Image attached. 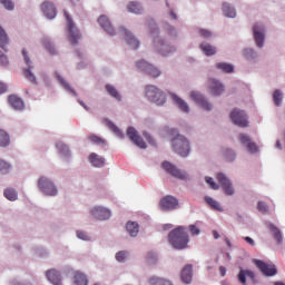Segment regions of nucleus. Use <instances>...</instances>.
Wrapping results in <instances>:
<instances>
[{
  "label": "nucleus",
  "instance_id": "f257e3e1",
  "mask_svg": "<svg viewBox=\"0 0 285 285\" xmlns=\"http://www.w3.org/2000/svg\"><path fill=\"white\" fill-rule=\"evenodd\" d=\"M168 239L173 248H176V250H184V248H188V243L190 242L188 233L184 227L173 229L168 235Z\"/></svg>",
  "mask_w": 285,
  "mask_h": 285
},
{
  "label": "nucleus",
  "instance_id": "f03ea898",
  "mask_svg": "<svg viewBox=\"0 0 285 285\" xmlns=\"http://www.w3.org/2000/svg\"><path fill=\"white\" fill-rule=\"evenodd\" d=\"M171 146L177 153V155H180V157H188L190 154V142H188V139L181 135H177L173 140H171Z\"/></svg>",
  "mask_w": 285,
  "mask_h": 285
},
{
  "label": "nucleus",
  "instance_id": "7ed1b4c3",
  "mask_svg": "<svg viewBox=\"0 0 285 285\" xmlns=\"http://www.w3.org/2000/svg\"><path fill=\"white\" fill-rule=\"evenodd\" d=\"M145 95L149 101L157 104V106H164L166 104V95L156 86H147Z\"/></svg>",
  "mask_w": 285,
  "mask_h": 285
},
{
  "label": "nucleus",
  "instance_id": "20e7f679",
  "mask_svg": "<svg viewBox=\"0 0 285 285\" xmlns=\"http://www.w3.org/2000/svg\"><path fill=\"white\" fill-rule=\"evenodd\" d=\"M65 17L68 26V40L70 41L71 46H77V43H79V39H81V32L72 21V18H70L68 11H65Z\"/></svg>",
  "mask_w": 285,
  "mask_h": 285
},
{
  "label": "nucleus",
  "instance_id": "39448f33",
  "mask_svg": "<svg viewBox=\"0 0 285 285\" xmlns=\"http://www.w3.org/2000/svg\"><path fill=\"white\" fill-rule=\"evenodd\" d=\"M38 187L40 190H42V193H45V195H49L50 197H55L59 193L57 186H55V183L46 177L39 178Z\"/></svg>",
  "mask_w": 285,
  "mask_h": 285
},
{
  "label": "nucleus",
  "instance_id": "423d86ee",
  "mask_svg": "<svg viewBox=\"0 0 285 285\" xmlns=\"http://www.w3.org/2000/svg\"><path fill=\"white\" fill-rule=\"evenodd\" d=\"M233 124L239 128H248V117L244 110L234 109L229 115Z\"/></svg>",
  "mask_w": 285,
  "mask_h": 285
},
{
  "label": "nucleus",
  "instance_id": "0eeeda50",
  "mask_svg": "<svg viewBox=\"0 0 285 285\" xmlns=\"http://www.w3.org/2000/svg\"><path fill=\"white\" fill-rule=\"evenodd\" d=\"M163 168L168 173V175H171V177H175L176 179H181L183 181L188 179V174L186 171L180 170L177 168V166L170 164L169 161L163 163Z\"/></svg>",
  "mask_w": 285,
  "mask_h": 285
},
{
  "label": "nucleus",
  "instance_id": "6e6552de",
  "mask_svg": "<svg viewBox=\"0 0 285 285\" xmlns=\"http://www.w3.org/2000/svg\"><path fill=\"white\" fill-rule=\"evenodd\" d=\"M255 265L261 271L265 277H275L277 275V267L275 265H271L264 261L256 259Z\"/></svg>",
  "mask_w": 285,
  "mask_h": 285
},
{
  "label": "nucleus",
  "instance_id": "1a4fd4ad",
  "mask_svg": "<svg viewBox=\"0 0 285 285\" xmlns=\"http://www.w3.org/2000/svg\"><path fill=\"white\" fill-rule=\"evenodd\" d=\"M136 66L139 70H142V72H146L150 77L156 78L159 77V75H161V71H159V69H157L155 66L148 63L145 60L138 61Z\"/></svg>",
  "mask_w": 285,
  "mask_h": 285
},
{
  "label": "nucleus",
  "instance_id": "9d476101",
  "mask_svg": "<svg viewBox=\"0 0 285 285\" xmlns=\"http://www.w3.org/2000/svg\"><path fill=\"white\" fill-rule=\"evenodd\" d=\"M127 137L130 139V141H132V144L138 146V148L146 149V141H144V138H141L139 134H137V129H135L134 127H129L127 129Z\"/></svg>",
  "mask_w": 285,
  "mask_h": 285
},
{
  "label": "nucleus",
  "instance_id": "9b49d317",
  "mask_svg": "<svg viewBox=\"0 0 285 285\" xmlns=\"http://www.w3.org/2000/svg\"><path fill=\"white\" fill-rule=\"evenodd\" d=\"M216 179L220 184L225 195H235V189L233 188V185L226 175L217 174Z\"/></svg>",
  "mask_w": 285,
  "mask_h": 285
},
{
  "label": "nucleus",
  "instance_id": "f8f14e48",
  "mask_svg": "<svg viewBox=\"0 0 285 285\" xmlns=\"http://www.w3.org/2000/svg\"><path fill=\"white\" fill-rule=\"evenodd\" d=\"M22 55H23L24 61L28 66V69H23V75H24L26 79H28V81H30V83L37 85V77H35V73H32V71H31V69L33 67L30 66V63H32V61L30 60V57H28V51H26V49H23Z\"/></svg>",
  "mask_w": 285,
  "mask_h": 285
},
{
  "label": "nucleus",
  "instance_id": "ddd939ff",
  "mask_svg": "<svg viewBox=\"0 0 285 285\" xmlns=\"http://www.w3.org/2000/svg\"><path fill=\"white\" fill-rule=\"evenodd\" d=\"M239 141L240 144H243V146H246L248 153H250L252 155H255V153H259V147H257V144L250 140V137L248 135L240 134Z\"/></svg>",
  "mask_w": 285,
  "mask_h": 285
},
{
  "label": "nucleus",
  "instance_id": "4468645a",
  "mask_svg": "<svg viewBox=\"0 0 285 285\" xmlns=\"http://www.w3.org/2000/svg\"><path fill=\"white\" fill-rule=\"evenodd\" d=\"M155 48L163 55L164 57L170 55V52H175V49L170 47V45H166L161 38L154 39Z\"/></svg>",
  "mask_w": 285,
  "mask_h": 285
},
{
  "label": "nucleus",
  "instance_id": "2eb2a0df",
  "mask_svg": "<svg viewBox=\"0 0 285 285\" xmlns=\"http://www.w3.org/2000/svg\"><path fill=\"white\" fill-rule=\"evenodd\" d=\"M119 32L125 36V41H127L128 46L132 48V50H137L139 48V40L132 35V32L128 31V29L121 27Z\"/></svg>",
  "mask_w": 285,
  "mask_h": 285
},
{
  "label": "nucleus",
  "instance_id": "dca6fc26",
  "mask_svg": "<svg viewBox=\"0 0 285 285\" xmlns=\"http://www.w3.org/2000/svg\"><path fill=\"white\" fill-rule=\"evenodd\" d=\"M160 206H161L163 210H175V208H177V206H179V202L177 200V198H175L173 196H165L160 200Z\"/></svg>",
  "mask_w": 285,
  "mask_h": 285
},
{
  "label": "nucleus",
  "instance_id": "f3484780",
  "mask_svg": "<svg viewBox=\"0 0 285 285\" xmlns=\"http://www.w3.org/2000/svg\"><path fill=\"white\" fill-rule=\"evenodd\" d=\"M190 97L196 101V104H199L204 110H213V105L204 98L199 92L191 91Z\"/></svg>",
  "mask_w": 285,
  "mask_h": 285
},
{
  "label": "nucleus",
  "instance_id": "a211bd4d",
  "mask_svg": "<svg viewBox=\"0 0 285 285\" xmlns=\"http://www.w3.org/2000/svg\"><path fill=\"white\" fill-rule=\"evenodd\" d=\"M91 215L95 219H99L100 222H104V219H110V210L104 207H95L91 209Z\"/></svg>",
  "mask_w": 285,
  "mask_h": 285
},
{
  "label": "nucleus",
  "instance_id": "6ab92c4d",
  "mask_svg": "<svg viewBox=\"0 0 285 285\" xmlns=\"http://www.w3.org/2000/svg\"><path fill=\"white\" fill-rule=\"evenodd\" d=\"M254 39L258 48L264 46V28L261 24H254L253 27Z\"/></svg>",
  "mask_w": 285,
  "mask_h": 285
},
{
  "label": "nucleus",
  "instance_id": "aec40b11",
  "mask_svg": "<svg viewBox=\"0 0 285 285\" xmlns=\"http://www.w3.org/2000/svg\"><path fill=\"white\" fill-rule=\"evenodd\" d=\"M98 23L101 28H104L107 35L115 37V29L112 28V24L110 23V20L108 19V17L100 16L98 19Z\"/></svg>",
  "mask_w": 285,
  "mask_h": 285
},
{
  "label": "nucleus",
  "instance_id": "412c9836",
  "mask_svg": "<svg viewBox=\"0 0 285 285\" xmlns=\"http://www.w3.org/2000/svg\"><path fill=\"white\" fill-rule=\"evenodd\" d=\"M41 10L47 19H55V17H57V9L52 2H43L41 4Z\"/></svg>",
  "mask_w": 285,
  "mask_h": 285
},
{
  "label": "nucleus",
  "instance_id": "4be33fe9",
  "mask_svg": "<svg viewBox=\"0 0 285 285\" xmlns=\"http://www.w3.org/2000/svg\"><path fill=\"white\" fill-rule=\"evenodd\" d=\"M208 88L215 97H219L224 92V85L215 79H209Z\"/></svg>",
  "mask_w": 285,
  "mask_h": 285
},
{
  "label": "nucleus",
  "instance_id": "5701e85b",
  "mask_svg": "<svg viewBox=\"0 0 285 285\" xmlns=\"http://www.w3.org/2000/svg\"><path fill=\"white\" fill-rule=\"evenodd\" d=\"M46 277L50 284L61 285V275L57 269H49L46 273Z\"/></svg>",
  "mask_w": 285,
  "mask_h": 285
},
{
  "label": "nucleus",
  "instance_id": "b1692460",
  "mask_svg": "<svg viewBox=\"0 0 285 285\" xmlns=\"http://www.w3.org/2000/svg\"><path fill=\"white\" fill-rule=\"evenodd\" d=\"M8 101L13 110H23V108H26L23 100L18 96H14V95L9 96Z\"/></svg>",
  "mask_w": 285,
  "mask_h": 285
},
{
  "label": "nucleus",
  "instance_id": "393cba45",
  "mask_svg": "<svg viewBox=\"0 0 285 285\" xmlns=\"http://www.w3.org/2000/svg\"><path fill=\"white\" fill-rule=\"evenodd\" d=\"M237 277L238 282L246 285V277H248L252 282H255V272L250 269H240Z\"/></svg>",
  "mask_w": 285,
  "mask_h": 285
},
{
  "label": "nucleus",
  "instance_id": "a878e982",
  "mask_svg": "<svg viewBox=\"0 0 285 285\" xmlns=\"http://www.w3.org/2000/svg\"><path fill=\"white\" fill-rule=\"evenodd\" d=\"M180 278L184 284H190L193 282V265H187L183 268Z\"/></svg>",
  "mask_w": 285,
  "mask_h": 285
},
{
  "label": "nucleus",
  "instance_id": "bb28decb",
  "mask_svg": "<svg viewBox=\"0 0 285 285\" xmlns=\"http://www.w3.org/2000/svg\"><path fill=\"white\" fill-rule=\"evenodd\" d=\"M89 161L92 166H95V168H104V166H106V159L95 153L89 156Z\"/></svg>",
  "mask_w": 285,
  "mask_h": 285
},
{
  "label": "nucleus",
  "instance_id": "cd10ccee",
  "mask_svg": "<svg viewBox=\"0 0 285 285\" xmlns=\"http://www.w3.org/2000/svg\"><path fill=\"white\" fill-rule=\"evenodd\" d=\"M171 99L178 106L179 110H181L183 112H190L188 102H185L184 99L179 98V96L171 94Z\"/></svg>",
  "mask_w": 285,
  "mask_h": 285
},
{
  "label": "nucleus",
  "instance_id": "c85d7f7f",
  "mask_svg": "<svg viewBox=\"0 0 285 285\" xmlns=\"http://www.w3.org/2000/svg\"><path fill=\"white\" fill-rule=\"evenodd\" d=\"M268 228L271 233H273L274 239L277 242V244H282L283 238H282V232L279 228H277L273 223L268 224Z\"/></svg>",
  "mask_w": 285,
  "mask_h": 285
},
{
  "label": "nucleus",
  "instance_id": "c756f323",
  "mask_svg": "<svg viewBox=\"0 0 285 285\" xmlns=\"http://www.w3.org/2000/svg\"><path fill=\"white\" fill-rule=\"evenodd\" d=\"M223 14L225 17H229V19H235L237 17V11H235V8L230 7L228 3L223 4Z\"/></svg>",
  "mask_w": 285,
  "mask_h": 285
},
{
  "label": "nucleus",
  "instance_id": "7c9ffc66",
  "mask_svg": "<svg viewBox=\"0 0 285 285\" xmlns=\"http://www.w3.org/2000/svg\"><path fill=\"white\" fill-rule=\"evenodd\" d=\"M200 50L207 56V57H213L217 52V49L213 47L209 43L203 42L200 43Z\"/></svg>",
  "mask_w": 285,
  "mask_h": 285
},
{
  "label": "nucleus",
  "instance_id": "2f4dec72",
  "mask_svg": "<svg viewBox=\"0 0 285 285\" xmlns=\"http://www.w3.org/2000/svg\"><path fill=\"white\" fill-rule=\"evenodd\" d=\"M126 228L131 237H137V235H139V225L137 223H127Z\"/></svg>",
  "mask_w": 285,
  "mask_h": 285
},
{
  "label": "nucleus",
  "instance_id": "473e14b6",
  "mask_svg": "<svg viewBox=\"0 0 285 285\" xmlns=\"http://www.w3.org/2000/svg\"><path fill=\"white\" fill-rule=\"evenodd\" d=\"M73 282L76 285H88V278L81 272L75 273Z\"/></svg>",
  "mask_w": 285,
  "mask_h": 285
},
{
  "label": "nucleus",
  "instance_id": "72a5a7b5",
  "mask_svg": "<svg viewBox=\"0 0 285 285\" xmlns=\"http://www.w3.org/2000/svg\"><path fill=\"white\" fill-rule=\"evenodd\" d=\"M10 144V135L6 130L0 129V148H8Z\"/></svg>",
  "mask_w": 285,
  "mask_h": 285
},
{
  "label": "nucleus",
  "instance_id": "f704fd0d",
  "mask_svg": "<svg viewBox=\"0 0 285 285\" xmlns=\"http://www.w3.org/2000/svg\"><path fill=\"white\" fill-rule=\"evenodd\" d=\"M217 70H222V72L230 73L235 70V67L228 62H218L216 63Z\"/></svg>",
  "mask_w": 285,
  "mask_h": 285
},
{
  "label": "nucleus",
  "instance_id": "c9c22d12",
  "mask_svg": "<svg viewBox=\"0 0 285 285\" xmlns=\"http://www.w3.org/2000/svg\"><path fill=\"white\" fill-rule=\"evenodd\" d=\"M205 202L206 204H208V206H210V208H213L214 210H218L219 213H222V210H224L222 208V205H219V203H217V200L213 199L209 196L205 197Z\"/></svg>",
  "mask_w": 285,
  "mask_h": 285
},
{
  "label": "nucleus",
  "instance_id": "e433bc0d",
  "mask_svg": "<svg viewBox=\"0 0 285 285\" xmlns=\"http://www.w3.org/2000/svg\"><path fill=\"white\" fill-rule=\"evenodd\" d=\"M10 43V39L8 38V33L3 27L0 26V48H6Z\"/></svg>",
  "mask_w": 285,
  "mask_h": 285
},
{
  "label": "nucleus",
  "instance_id": "4c0bfd02",
  "mask_svg": "<svg viewBox=\"0 0 285 285\" xmlns=\"http://www.w3.org/2000/svg\"><path fill=\"white\" fill-rule=\"evenodd\" d=\"M106 90L110 97H114V99H117V101H121V95H119V91H117V88H115L111 85H106Z\"/></svg>",
  "mask_w": 285,
  "mask_h": 285
},
{
  "label": "nucleus",
  "instance_id": "58836bf2",
  "mask_svg": "<svg viewBox=\"0 0 285 285\" xmlns=\"http://www.w3.org/2000/svg\"><path fill=\"white\" fill-rule=\"evenodd\" d=\"M106 124H107L109 130L115 132V135H117V137H119L120 139H124V132H121V130L119 129V127H117V125H115L110 120H107Z\"/></svg>",
  "mask_w": 285,
  "mask_h": 285
},
{
  "label": "nucleus",
  "instance_id": "ea45409f",
  "mask_svg": "<svg viewBox=\"0 0 285 285\" xmlns=\"http://www.w3.org/2000/svg\"><path fill=\"white\" fill-rule=\"evenodd\" d=\"M127 10L134 14H141V4H139V2L132 1L128 4Z\"/></svg>",
  "mask_w": 285,
  "mask_h": 285
},
{
  "label": "nucleus",
  "instance_id": "a19ab883",
  "mask_svg": "<svg viewBox=\"0 0 285 285\" xmlns=\"http://www.w3.org/2000/svg\"><path fill=\"white\" fill-rule=\"evenodd\" d=\"M4 197L6 199H9V202H17L19 195L17 194V190H14L13 188H8L4 190Z\"/></svg>",
  "mask_w": 285,
  "mask_h": 285
},
{
  "label": "nucleus",
  "instance_id": "79ce46f5",
  "mask_svg": "<svg viewBox=\"0 0 285 285\" xmlns=\"http://www.w3.org/2000/svg\"><path fill=\"white\" fill-rule=\"evenodd\" d=\"M284 99V94L279 89H276L273 94V101L275 106H282V100Z\"/></svg>",
  "mask_w": 285,
  "mask_h": 285
},
{
  "label": "nucleus",
  "instance_id": "37998d69",
  "mask_svg": "<svg viewBox=\"0 0 285 285\" xmlns=\"http://www.w3.org/2000/svg\"><path fill=\"white\" fill-rule=\"evenodd\" d=\"M151 285H173V283L166 278L153 277L150 278Z\"/></svg>",
  "mask_w": 285,
  "mask_h": 285
},
{
  "label": "nucleus",
  "instance_id": "c03bdc74",
  "mask_svg": "<svg viewBox=\"0 0 285 285\" xmlns=\"http://www.w3.org/2000/svg\"><path fill=\"white\" fill-rule=\"evenodd\" d=\"M58 80L61 83V86L63 87L65 90H68L69 92H71V95H73L75 97H77V91H75L72 89V87H70V85L63 80V78H61V76H58Z\"/></svg>",
  "mask_w": 285,
  "mask_h": 285
},
{
  "label": "nucleus",
  "instance_id": "a18cd8bd",
  "mask_svg": "<svg viewBox=\"0 0 285 285\" xmlns=\"http://www.w3.org/2000/svg\"><path fill=\"white\" fill-rule=\"evenodd\" d=\"M43 46L50 55H57V50L55 49V46L52 45V42L50 40L45 39L43 40Z\"/></svg>",
  "mask_w": 285,
  "mask_h": 285
},
{
  "label": "nucleus",
  "instance_id": "49530a36",
  "mask_svg": "<svg viewBox=\"0 0 285 285\" xmlns=\"http://www.w3.org/2000/svg\"><path fill=\"white\" fill-rule=\"evenodd\" d=\"M10 164H8L6 160L0 159V173H2V175L10 173Z\"/></svg>",
  "mask_w": 285,
  "mask_h": 285
},
{
  "label": "nucleus",
  "instance_id": "de8ad7c7",
  "mask_svg": "<svg viewBox=\"0 0 285 285\" xmlns=\"http://www.w3.org/2000/svg\"><path fill=\"white\" fill-rule=\"evenodd\" d=\"M206 184H208L209 188H212V190H219V185H217V183H215V180H213L212 177H206L205 178Z\"/></svg>",
  "mask_w": 285,
  "mask_h": 285
},
{
  "label": "nucleus",
  "instance_id": "09e8293b",
  "mask_svg": "<svg viewBox=\"0 0 285 285\" xmlns=\"http://www.w3.org/2000/svg\"><path fill=\"white\" fill-rule=\"evenodd\" d=\"M89 141H91L92 144H97L98 146H101V144H106V140L101 139L97 135L89 136Z\"/></svg>",
  "mask_w": 285,
  "mask_h": 285
},
{
  "label": "nucleus",
  "instance_id": "8fccbe9b",
  "mask_svg": "<svg viewBox=\"0 0 285 285\" xmlns=\"http://www.w3.org/2000/svg\"><path fill=\"white\" fill-rule=\"evenodd\" d=\"M257 209H258L259 213H262L263 215H266V213H268V205H266V203H264V202H258V204H257Z\"/></svg>",
  "mask_w": 285,
  "mask_h": 285
},
{
  "label": "nucleus",
  "instance_id": "3c124183",
  "mask_svg": "<svg viewBox=\"0 0 285 285\" xmlns=\"http://www.w3.org/2000/svg\"><path fill=\"white\" fill-rule=\"evenodd\" d=\"M0 3H2L6 10H14V2L12 0H0Z\"/></svg>",
  "mask_w": 285,
  "mask_h": 285
},
{
  "label": "nucleus",
  "instance_id": "603ef678",
  "mask_svg": "<svg viewBox=\"0 0 285 285\" xmlns=\"http://www.w3.org/2000/svg\"><path fill=\"white\" fill-rule=\"evenodd\" d=\"M224 155H225L227 161H233V159H235V151L232 149H225Z\"/></svg>",
  "mask_w": 285,
  "mask_h": 285
},
{
  "label": "nucleus",
  "instance_id": "864d4df0",
  "mask_svg": "<svg viewBox=\"0 0 285 285\" xmlns=\"http://www.w3.org/2000/svg\"><path fill=\"white\" fill-rule=\"evenodd\" d=\"M126 257H128V253L127 252H118L116 254V259L117 262H126Z\"/></svg>",
  "mask_w": 285,
  "mask_h": 285
},
{
  "label": "nucleus",
  "instance_id": "5fc2aeb1",
  "mask_svg": "<svg viewBox=\"0 0 285 285\" xmlns=\"http://www.w3.org/2000/svg\"><path fill=\"white\" fill-rule=\"evenodd\" d=\"M0 63L1 66H9L10 60H8V56L3 55V52H1L0 50Z\"/></svg>",
  "mask_w": 285,
  "mask_h": 285
},
{
  "label": "nucleus",
  "instance_id": "6e6d98bb",
  "mask_svg": "<svg viewBox=\"0 0 285 285\" xmlns=\"http://www.w3.org/2000/svg\"><path fill=\"white\" fill-rule=\"evenodd\" d=\"M199 35L204 39H210L213 37V33L210 31H208V30H205V29H200L199 30Z\"/></svg>",
  "mask_w": 285,
  "mask_h": 285
},
{
  "label": "nucleus",
  "instance_id": "4d7b16f0",
  "mask_svg": "<svg viewBox=\"0 0 285 285\" xmlns=\"http://www.w3.org/2000/svg\"><path fill=\"white\" fill-rule=\"evenodd\" d=\"M77 237L83 242H88V239H90V236H88L86 232H77Z\"/></svg>",
  "mask_w": 285,
  "mask_h": 285
},
{
  "label": "nucleus",
  "instance_id": "13d9d810",
  "mask_svg": "<svg viewBox=\"0 0 285 285\" xmlns=\"http://www.w3.org/2000/svg\"><path fill=\"white\" fill-rule=\"evenodd\" d=\"M56 148H58V150H62V153H63L65 155H68V153H69L68 146H66V145H63V144H61V142H58V144L56 145Z\"/></svg>",
  "mask_w": 285,
  "mask_h": 285
},
{
  "label": "nucleus",
  "instance_id": "bf43d9fd",
  "mask_svg": "<svg viewBox=\"0 0 285 285\" xmlns=\"http://www.w3.org/2000/svg\"><path fill=\"white\" fill-rule=\"evenodd\" d=\"M189 232L191 233V235H199L200 233L199 228H197V226L195 225H189Z\"/></svg>",
  "mask_w": 285,
  "mask_h": 285
},
{
  "label": "nucleus",
  "instance_id": "052dcab7",
  "mask_svg": "<svg viewBox=\"0 0 285 285\" xmlns=\"http://www.w3.org/2000/svg\"><path fill=\"white\" fill-rule=\"evenodd\" d=\"M149 30L151 35H157V32H159V29H157V24L155 22L151 23V26L149 27Z\"/></svg>",
  "mask_w": 285,
  "mask_h": 285
},
{
  "label": "nucleus",
  "instance_id": "680f3d73",
  "mask_svg": "<svg viewBox=\"0 0 285 285\" xmlns=\"http://www.w3.org/2000/svg\"><path fill=\"white\" fill-rule=\"evenodd\" d=\"M145 139H147L148 144H151V146H155V140H153V137H150V134L144 132Z\"/></svg>",
  "mask_w": 285,
  "mask_h": 285
},
{
  "label": "nucleus",
  "instance_id": "e2e57ef3",
  "mask_svg": "<svg viewBox=\"0 0 285 285\" xmlns=\"http://www.w3.org/2000/svg\"><path fill=\"white\" fill-rule=\"evenodd\" d=\"M8 91V85L0 82V95Z\"/></svg>",
  "mask_w": 285,
  "mask_h": 285
},
{
  "label": "nucleus",
  "instance_id": "0e129e2a",
  "mask_svg": "<svg viewBox=\"0 0 285 285\" xmlns=\"http://www.w3.org/2000/svg\"><path fill=\"white\" fill-rule=\"evenodd\" d=\"M244 239L246 240L247 244H249V246H255V240L252 237L246 236L244 237Z\"/></svg>",
  "mask_w": 285,
  "mask_h": 285
},
{
  "label": "nucleus",
  "instance_id": "69168bd1",
  "mask_svg": "<svg viewBox=\"0 0 285 285\" xmlns=\"http://www.w3.org/2000/svg\"><path fill=\"white\" fill-rule=\"evenodd\" d=\"M245 55H246V57H248V55H249L250 57H254L255 51H254L253 49H246V50H245Z\"/></svg>",
  "mask_w": 285,
  "mask_h": 285
},
{
  "label": "nucleus",
  "instance_id": "338daca9",
  "mask_svg": "<svg viewBox=\"0 0 285 285\" xmlns=\"http://www.w3.org/2000/svg\"><path fill=\"white\" fill-rule=\"evenodd\" d=\"M219 273H220L222 277H226V267L220 266L219 267Z\"/></svg>",
  "mask_w": 285,
  "mask_h": 285
},
{
  "label": "nucleus",
  "instance_id": "774afa93",
  "mask_svg": "<svg viewBox=\"0 0 285 285\" xmlns=\"http://www.w3.org/2000/svg\"><path fill=\"white\" fill-rule=\"evenodd\" d=\"M214 239H219V233L217 230H213Z\"/></svg>",
  "mask_w": 285,
  "mask_h": 285
}]
</instances>
